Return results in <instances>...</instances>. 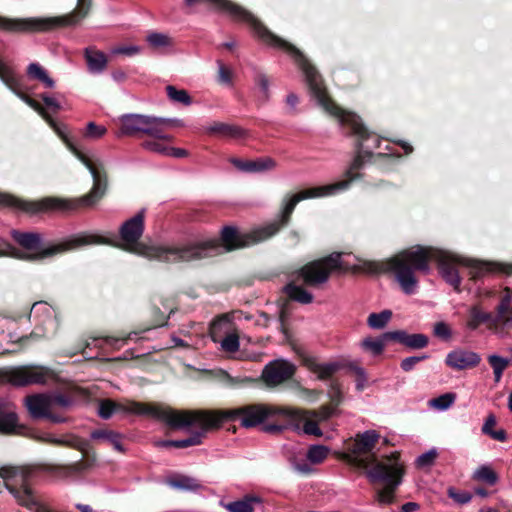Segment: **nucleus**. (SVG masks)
I'll use <instances>...</instances> for the list:
<instances>
[{
    "label": "nucleus",
    "mask_w": 512,
    "mask_h": 512,
    "mask_svg": "<svg viewBox=\"0 0 512 512\" xmlns=\"http://www.w3.org/2000/svg\"><path fill=\"white\" fill-rule=\"evenodd\" d=\"M433 259L438 262L440 274L444 280L456 290H459L461 284V278L455 267L456 263L470 266L474 277H480L493 270L491 263L466 260L448 251L423 246H415L399 252L389 260L388 264L401 290L407 295H412L418 290L419 281L415 271L428 274L429 261Z\"/></svg>",
    "instance_id": "1"
},
{
    "label": "nucleus",
    "mask_w": 512,
    "mask_h": 512,
    "mask_svg": "<svg viewBox=\"0 0 512 512\" xmlns=\"http://www.w3.org/2000/svg\"><path fill=\"white\" fill-rule=\"evenodd\" d=\"M380 439L376 430H366L357 433L354 438L345 444L343 458L350 464L366 469L370 482H382L385 486L376 490L375 500L379 505H390L395 500V492L402 483L404 474L403 464L399 460L398 453H391L382 460L377 461L374 448Z\"/></svg>",
    "instance_id": "2"
},
{
    "label": "nucleus",
    "mask_w": 512,
    "mask_h": 512,
    "mask_svg": "<svg viewBox=\"0 0 512 512\" xmlns=\"http://www.w3.org/2000/svg\"><path fill=\"white\" fill-rule=\"evenodd\" d=\"M293 51L295 62L305 74L311 97L315 99L316 103L326 112L336 117L341 126L349 129L350 132L357 137V155L346 171L348 179L345 181H349L351 184L354 180L361 177V174L356 173V170L360 169L364 163L370 159L374 151L380 148L381 139L378 135L368 132L357 115L344 111L335 105L328 97L326 88L316 69L298 49H294Z\"/></svg>",
    "instance_id": "3"
},
{
    "label": "nucleus",
    "mask_w": 512,
    "mask_h": 512,
    "mask_svg": "<svg viewBox=\"0 0 512 512\" xmlns=\"http://www.w3.org/2000/svg\"><path fill=\"white\" fill-rule=\"evenodd\" d=\"M46 122L62 139L69 151L89 170L93 178V187L89 194L77 199L44 198L39 202H26L7 194H0V203L17 207L30 213L40 211H72L79 207H89L99 201L106 190V174L103 162L80 151L70 140L65 125L57 124L49 115L44 116Z\"/></svg>",
    "instance_id": "4"
},
{
    "label": "nucleus",
    "mask_w": 512,
    "mask_h": 512,
    "mask_svg": "<svg viewBox=\"0 0 512 512\" xmlns=\"http://www.w3.org/2000/svg\"><path fill=\"white\" fill-rule=\"evenodd\" d=\"M182 415L186 416L183 422H187V424L183 426V429L191 426L210 429L219 426L227 420H239L243 427L249 428L257 426L264 420L272 417L294 419L304 416L302 412L295 410V408L263 404L228 409L221 412L182 411Z\"/></svg>",
    "instance_id": "5"
},
{
    "label": "nucleus",
    "mask_w": 512,
    "mask_h": 512,
    "mask_svg": "<svg viewBox=\"0 0 512 512\" xmlns=\"http://www.w3.org/2000/svg\"><path fill=\"white\" fill-rule=\"evenodd\" d=\"M278 232L276 224H267L257 227L250 232L239 234L235 227L226 226L221 232L220 244L218 240H209L201 243L180 247V250H190L191 257H181L180 261H191L213 257L223 252L248 247L265 241Z\"/></svg>",
    "instance_id": "6"
},
{
    "label": "nucleus",
    "mask_w": 512,
    "mask_h": 512,
    "mask_svg": "<svg viewBox=\"0 0 512 512\" xmlns=\"http://www.w3.org/2000/svg\"><path fill=\"white\" fill-rule=\"evenodd\" d=\"M145 210L141 209L136 215L126 220L120 227V245L126 251L162 262H179L181 257H191L190 250H180L179 247L146 246L139 243L144 231Z\"/></svg>",
    "instance_id": "7"
},
{
    "label": "nucleus",
    "mask_w": 512,
    "mask_h": 512,
    "mask_svg": "<svg viewBox=\"0 0 512 512\" xmlns=\"http://www.w3.org/2000/svg\"><path fill=\"white\" fill-rule=\"evenodd\" d=\"M91 6V0H78L77 9L63 16L17 19L0 17V29L8 32L41 33L60 27L73 26L89 14Z\"/></svg>",
    "instance_id": "8"
},
{
    "label": "nucleus",
    "mask_w": 512,
    "mask_h": 512,
    "mask_svg": "<svg viewBox=\"0 0 512 512\" xmlns=\"http://www.w3.org/2000/svg\"><path fill=\"white\" fill-rule=\"evenodd\" d=\"M116 412H124L135 415L150 416L156 420L165 422L172 428L183 429L187 424L182 411H175L168 408H162L157 405H148L135 401L126 403H116L112 400H102L98 407V414L102 419H109Z\"/></svg>",
    "instance_id": "9"
},
{
    "label": "nucleus",
    "mask_w": 512,
    "mask_h": 512,
    "mask_svg": "<svg viewBox=\"0 0 512 512\" xmlns=\"http://www.w3.org/2000/svg\"><path fill=\"white\" fill-rule=\"evenodd\" d=\"M205 2L214 8L227 12L233 19L246 22L254 30L255 35L265 44L286 51L294 59L292 44L276 36L268 30L254 15L243 7L230 2L229 0H185L186 5L192 6L196 3Z\"/></svg>",
    "instance_id": "10"
},
{
    "label": "nucleus",
    "mask_w": 512,
    "mask_h": 512,
    "mask_svg": "<svg viewBox=\"0 0 512 512\" xmlns=\"http://www.w3.org/2000/svg\"><path fill=\"white\" fill-rule=\"evenodd\" d=\"M36 474L37 469L34 467H5V487L19 505L34 512H54L38 500L29 487Z\"/></svg>",
    "instance_id": "11"
},
{
    "label": "nucleus",
    "mask_w": 512,
    "mask_h": 512,
    "mask_svg": "<svg viewBox=\"0 0 512 512\" xmlns=\"http://www.w3.org/2000/svg\"><path fill=\"white\" fill-rule=\"evenodd\" d=\"M73 400L60 393H39L28 395L24 406L33 419H49L53 423H62L65 418L56 414V408L67 409Z\"/></svg>",
    "instance_id": "12"
},
{
    "label": "nucleus",
    "mask_w": 512,
    "mask_h": 512,
    "mask_svg": "<svg viewBox=\"0 0 512 512\" xmlns=\"http://www.w3.org/2000/svg\"><path fill=\"white\" fill-rule=\"evenodd\" d=\"M505 294L501 297L496 307V315L485 311L481 305H472L468 310V319L466 327L469 330H476L482 324H487L489 328L511 327L506 324V319L510 316V305L512 303V295L509 289H505Z\"/></svg>",
    "instance_id": "13"
},
{
    "label": "nucleus",
    "mask_w": 512,
    "mask_h": 512,
    "mask_svg": "<svg viewBox=\"0 0 512 512\" xmlns=\"http://www.w3.org/2000/svg\"><path fill=\"white\" fill-rule=\"evenodd\" d=\"M349 187V181H338L332 184L307 188L289 197H285L282 203V212L280 220L272 222L271 224H276L279 230L281 226H284L289 222L290 216L293 213L295 206L300 201L311 198L333 196L347 190Z\"/></svg>",
    "instance_id": "14"
},
{
    "label": "nucleus",
    "mask_w": 512,
    "mask_h": 512,
    "mask_svg": "<svg viewBox=\"0 0 512 512\" xmlns=\"http://www.w3.org/2000/svg\"><path fill=\"white\" fill-rule=\"evenodd\" d=\"M341 268V254L332 253L329 256L308 263L298 271L299 277L310 286H319L328 281L332 272Z\"/></svg>",
    "instance_id": "15"
},
{
    "label": "nucleus",
    "mask_w": 512,
    "mask_h": 512,
    "mask_svg": "<svg viewBox=\"0 0 512 512\" xmlns=\"http://www.w3.org/2000/svg\"><path fill=\"white\" fill-rule=\"evenodd\" d=\"M8 381L15 386L45 385L54 379L51 369L43 366H22L6 373Z\"/></svg>",
    "instance_id": "16"
},
{
    "label": "nucleus",
    "mask_w": 512,
    "mask_h": 512,
    "mask_svg": "<svg viewBox=\"0 0 512 512\" xmlns=\"http://www.w3.org/2000/svg\"><path fill=\"white\" fill-rule=\"evenodd\" d=\"M110 243L103 236L94 234V233H79L73 235L64 241L51 245L49 247L44 248L40 257H49L55 254L63 253L69 250L77 249L87 245H96V244H107Z\"/></svg>",
    "instance_id": "17"
},
{
    "label": "nucleus",
    "mask_w": 512,
    "mask_h": 512,
    "mask_svg": "<svg viewBox=\"0 0 512 512\" xmlns=\"http://www.w3.org/2000/svg\"><path fill=\"white\" fill-rule=\"evenodd\" d=\"M296 372V366L284 359L268 363L262 371V379L268 387H276L288 381Z\"/></svg>",
    "instance_id": "18"
},
{
    "label": "nucleus",
    "mask_w": 512,
    "mask_h": 512,
    "mask_svg": "<svg viewBox=\"0 0 512 512\" xmlns=\"http://www.w3.org/2000/svg\"><path fill=\"white\" fill-rule=\"evenodd\" d=\"M0 80L13 92L15 93L22 101H24L28 106L38 112L43 118L48 114L44 111L43 107L31 99L29 96L23 94L20 91V81L14 71V69L5 63L0 58Z\"/></svg>",
    "instance_id": "19"
},
{
    "label": "nucleus",
    "mask_w": 512,
    "mask_h": 512,
    "mask_svg": "<svg viewBox=\"0 0 512 512\" xmlns=\"http://www.w3.org/2000/svg\"><path fill=\"white\" fill-rule=\"evenodd\" d=\"M481 357L478 353L461 348L450 351L445 358L447 366L454 370H465L479 365Z\"/></svg>",
    "instance_id": "20"
},
{
    "label": "nucleus",
    "mask_w": 512,
    "mask_h": 512,
    "mask_svg": "<svg viewBox=\"0 0 512 512\" xmlns=\"http://www.w3.org/2000/svg\"><path fill=\"white\" fill-rule=\"evenodd\" d=\"M152 116L141 114H125L120 117L121 128L118 136H133L138 133H146Z\"/></svg>",
    "instance_id": "21"
},
{
    "label": "nucleus",
    "mask_w": 512,
    "mask_h": 512,
    "mask_svg": "<svg viewBox=\"0 0 512 512\" xmlns=\"http://www.w3.org/2000/svg\"><path fill=\"white\" fill-rule=\"evenodd\" d=\"M384 339L386 341L399 342L410 349H422L429 343V339L426 335L421 333L408 334L404 330L385 332Z\"/></svg>",
    "instance_id": "22"
},
{
    "label": "nucleus",
    "mask_w": 512,
    "mask_h": 512,
    "mask_svg": "<svg viewBox=\"0 0 512 512\" xmlns=\"http://www.w3.org/2000/svg\"><path fill=\"white\" fill-rule=\"evenodd\" d=\"M232 164L238 170L246 173H264L277 167V162L269 156L259 157L254 160L233 159Z\"/></svg>",
    "instance_id": "23"
},
{
    "label": "nucleus",
    "mask_w": 512,
    "mask_h": 512,
    "mask_svg": "<svg viewBox=\"0 0 512 512\" xmlns=\"http://www.w3.org/2000/svg\"><path fill=\"white\" fill-rule=\"evenodd\" d=\"M303 365L308 371L315 374L317 379L322 381L328 380L340 369L338 362H321L315 357H305L303 359Z\"/></svg>",
    "instance_id": "24"
},
{
    "label": "nucleus",
    "mask_w": 512,
    "mask_h": 512,
    "mask_svg": "<svg viewBox=\"0 0 512 512\" xmlns=\"http://www.w3.org/2000/svg\"><path fill=\"white\" fill-rule=\"evenodd\" d=\"M19 428L14 405L9 401L0 400V433H16Z\"/></svg>",
    "instance_id": "25"
},
{
    "label": "nucleus",
    "mask_w": 512,
    "mask_h": 512,
    "mask_svg": "<svg viewBox=\"0 0 512 512\" xmlns=\"http://www.w3.org/2000/svg\"><path fill=\"white\" fill-rule=\"evenodd\" d=\"M84 57L87 69L91 74H101L107 67V56L94 47H87L84 50Z\"/></svg>",
    "instance_id": "26"
},
{
    "label": "nucleus",
    "mask_w": 512,
    "mask_h": 512,
    "mask_svg": "<svg viewBox=\"0 0 512 512\" xmlns=\"http://www.w3.org/2000/svg\"><path fill=\"white\" fill-rule=\"evenodd\" d=\"M228 512H254L262 506V499L256 495H245L243 498L222 504Z\"/></svg>",
    "instance_id": "27"
},
{
    "label": "nucleus",
    "mask_w": 512,
    "mask_h": 512,
    "mask_svg": "<svg viewBox=\"0 0 512 512\" xmlns=\"http://www.w3.org/2000/svg\"><path fill=\"white\" fill-rule=\"evenodd\" d=\"M30 314L41 324L56 327L55 311L48 303L44 301L34 303Z\"/></svg>",
    "instance_id": "28"
},
{
    "label": "nucleus",
    "mask_w": 512,
    "mask_h": 512,
    "mask_svg": "<svg viewBox=\"0 0 512 512\" xmlns=\"http://www.w3.org/2000/svg\"><path fill=\"white\" fill-rule=\"evenodd\" d=\"M167 484L176 490L181 491H198L201 489L202 485L199 483V481L191 476L187 475H174L167 479Z\"/></svg>",
    "instance_id": "29"
},
{
    "label": "nucleus",
    "mask_w": 512,
    "mask_h": 512,
    "mask_svg": "<svg viewBox=\"0 0 512 512\" xmlns=\"http://www.w3.org/2000/svg\"><path fill=\"white\" fill-rule=\"evenodd\" d=\"M298 411L302 412L304 414L303 417L301 418H285L286 420H288L291 424H295V429H299V423L303 422V432L307 435H313V436H317V437H320L322 436V431L321 429L318 427V424H317V420L316 421H313L312 419H314L313 417H311V414H309V412L307 410H301V409H297Z\"/></svg>",
    "instance_id": "30"
},
{
    "label": "nucleus",
    "mask_w": 512,
    "mask_h": 512,
    "mask_svg": "<svg viewBox=\"0 0 512 512\" xmlns=\"http://www.w3.org/2000/svg\"><path fill=\"white\" fill-rule=\"evenodd\" d=\"M27 77L30 80L40 82L45 88L55 87V81L49 76L46 69L37 62L30 63L26 70Z\"/></svg>",
    "instance_id": "31"
},
{
    "label": "nucleus",
    "mask_w": 512,
    "mask_h": 512,
    "mask_svg": "<svg viewBox=\"0 0 512 512\" xmlns=\"http://www.w3.org/2000/svg\"><path fill=\"white\" fill-rule=\"evenodd\" d=\"M208 134H218L229 138H241L246 132L239 126L216 122L205 128Z\"/></svg>",
    "instance_id": "32"
},
{
    "label": "nucleus",
    "mask_w": 512,
    "mask_h": 512,
    "mask_svg": "<svg viewBox=\"0 0 512 512\" xmlns=\"http://www.w3.org/2000/svg\"><path fill=\"white\" fill-rule=\"evenodd\" d=\"M168 121L167 118L151 117L145 134L151 136L153 138L152 140H166L167 142H171L173 137L164 132V126H166Z\"/></svg>",
    "instance_id": "33"
},
{
    "label": "nucleus",
    "mask_w": 512,
    "mask_h": 512,
    "mask_svg": "<svg viewBox=\"0 0 512 512\" xmlns=\"http://www.w3.org/2000/svg\"><path fill=\"white\" fill-rule=\"evenodd\" d=\"M497 424V418L493 413H490L484 420V423L481 427V432L484 435L489 436L491 439L506 442L508 439L507 433L504 429L495 430L494 427Z\"/></svg>",
    "instance_id": "34"
},
{
    "label": "nucleus",
    "mask_w": 512,
    "mask_h": 512,
    "mask_svg": "<svg viewBox=\"0 0 512 512\" xmlns=\"http://www.w3.org/2000/svg\"><path fill=\"white\" fill-rule=\"evenodd\" d=\"M11 236L20 246L27 250H35L41 244V236L37 233L11 230Z\"/></svg>",
    "instance_id": "35"
},
{
    "label": "nucleus",
    "mask_w": 512,
    "mask_h": 512,
    "mask_svg": "<svg viewBox=\"0 0 512 512\" xmlns=\"http://www.w3.org/2000/svg\"><path fill=\"white\" fill-rule=\"evenodd\" d=\"M90 437L93 440H100L110 443L113 448L119 452L124 451L123 445L121 443V435L115 431L98 429L91 432Z\"/></svg>",
    "instance_id": "36"
},
{
    "label": "nucleus",
    "mask_w": 512,
    "mask_h": 512,
    "mask_svg": "<svg viewBox=\"0 0 512 512\" xmlns=\"http://www.w3.org/2000/svg\"><path fill=\"white\" fill-rule=\"evenodd\" d=\"M472 478L475 481L493 486L498 482V475L488 464H482L473 472Z\"/></svg>",
    "instance_id": "37"
},
{
    "label": "nucleus",
    "mask_w": 512,
    "mask_h": 512,
    "mask_svg": "<svg viewBox=\"0 0 512 512\" xmlns=\"http://www.w3.org/2000/svg\"><path fill=\"white\" fill-rule=\"evenodd\" d=\"M488 362L493 370L494 381L499 383L503 376L504 371L511 363L510 359L502 357L497 354H491L488 356Z\"/></svg>",
    "instance_id": "38"
},
{
    "label": "nucleus",
    "mask_w": 512,
    "mask_h": 512,
    "mask_svg": "<svg viewBox=\"0 0 512 512\" xmlns=\"http://www.w3.org/2000/svg\"><path fill=\"white\" fill-rule=\"evenodd\" d=\"M285 292L290 299L301 304H309L313 301V295L310 292L293 283L286 285Z\"/></svg>",
    "instance_id": "39"
},
{
    "label": "nucleus",
    "mask_w": 512,
    "mask_h": 512,
    "mask_svg": "<svg viewBox=\"0 0 512 512\" xmlns=\"http://www.w3.org/2000/svg\"><path fill=\"white\" fill-rule=\"evenodd\" d=\"M107 133V128L103 125L96 124L90 121L82 130V136L85 140L96 141L104 137Z\"/></svg>",
    "instance_id": "40"
},
{
    "label": "nucleus",
    "mask_w": 512,
    "mask_h": 512,
    "mask_svg": "<svg viewBox=\"0 0 512 512\" xmlns=\"http://www.w3.org/2000/svg\"><path fill=\"white\" fill-rule=\"evenodd\" d=\"M392 312L383 310L380 313H371L368 316L367 324L372 329H383L391 320Z\"/></svg>",
    "instance_id": "41"
},
{
    "label": "nucleus",
    "mask_w": 512,
    "mask_h": 512,
    "mask_svg": "<svg viewBox=\"0 0 512 512\" xmlns=\"http://www.w3.org/2000/svg\"><path fill=\"white\" fill-rule=\"evenodd\" d=\"M166 92L169 100L174 103H179L184 106H189L192 103L191 97L184 89H177L173 85H168L166 87Z\"/></svg>",
    "instance_id": "42"
},
{
    "label": "nucleus",
    "mask_w": 512,
    "mask_h": 512,
    "mask_svg": "<svg viewBox=\"0 0 512 512\" xmlns=\"http://www.w3.org/2000/svg\"><path fill=\"white\" fill-rule=\"evenodd\" d=\"M147 43L154 49L170 47L172 39L168 34L160 32H151L146 37Z\"/></svg>",
    "instance_id": "43"
},
{
    "label": "nucleus",
    "mask_w": 512,
    "mask_h": 512,
    "mask_svg": "<svg viewBox=\"0 0 512 512\" xmlns=\"http://www.w3.org/2000/svg\"><path fill=\"white\" fill-rule=\"evenodd\" d=\"M455 400L456 394L449 392L431 399L429 406L439 411H445L454 404Z\"/></svg>",
    "instance_id": "44"
},
{
    "label": "nucleus",
    "mask_w": 512,
    "mask_h": 512,
    "mask_svg": "<svg viewBox=\"0 0 512 512\" xmlns=\"http://www.w3.org/2000/svg\"><path fill=\"white\" fill-rule=\"evenodd\" d=\"M385 342L387 341L384 339V334L377 339L368 337L362 340L361 347L372 355L377 356L383 352Z\"/></svg>",
    "instance_id": "45"
},
{
    "label": "nucleus",
    "mask_w": 512,
    "mask_h": 512,
    "mask_svg": "<svg viewBox=\"0 0 512 512\" xmlns=\"http://www.w3.org/2000/svg\"><path fill=\"white\" fill-rule=\"evenodd\" d=\"M328 452H329L328 447H326L324 445H312L309 447V449L306 453V458L312 464H319L326 459Z\"/></svg>",
    "instance_id": "46"
},
{
    "label": "nucleus",
    "mask_w": 512,
    "mask_h": 512,
    "mask_svg": "<svg viewBox=\"0 0 512 512\" xmlns=\"http://www.w3.org/2000/svg\"><path fill=\"white\" fill-rule=\"evenodd\" d=\"M166 140H147L142 143L145 150L159 155L167 156L169 146Z\"/></svg>",
    "instance_id": "47"
},
{
    "label": "nucleus",
    "mask_w": 512,
    "mask_h": 512,
    "mask_svg": "<svg viewBox=\"0 0 512 512\" xmlns=\"http://www.w3.org/2000/svg\"><path fill=\"white\" fill-rule=\"evenodd\" d=\"M254 82L261 92V98L267 101L270 97V81L267 75L263 72L257 71L254 75Z\"/></svg>",
    "instance_id": "48"
},
{
    "label": "nucleus",
    "mask_w": 512,
    "mask_h": 512,
    "mask_svg": "<svg viewBox=\"0 0 512 512\" xmlns=\"http://www.w3.org/2000/svg\"><path fill=\"white\" fill-rule=\"evenodd\" d=\"M220 347L223 351L228 353H235L239 350L240 341L239 336L235 333L227 334L220 342Z\"/></svg>",
    "instance_id": "49"
},
{
    "label": "nucleus",
    "mask_w": 512,
    "mask_h": 512,
    "mask_svg": "<svg viewBox=\"0 0 512 512\" xmlns=\"http://www.w3.org/2000/svg\"><path fill=\"white\" fill-rule=\"evenodd\" d=\"M203 431L201 432H195L190 437L182 440H174L173 447L176 448H186L190 446L199 445L202 442V437L204 435V431L206 429L201 428Z\"/></svg>",
    "instance_id": "50"
},
{
    "label": "nucleus",
    "mask_w": 512,
    "mask_h": 512,
    "mask_svg": "<svg viewBox=\"0 0 512 512\" xmlns=\"http://www.w3.org/2000/svg\"><path fill=\"white\" fill-rule=\"evenodd\" d=\"M308 412L311 414V417L322 422L333 417L336 413V408L334 406H322L318 410H311Z\"/></svg>",
    "instance_id": "51"
},
{
    "label": "nucleus",
    "mask_w": 512,
    "mask_h": 512,
    "mask_svg": "<svg viewBox=\"0 0 512 512\" xmlns=\"http://www.w3.org/2000/svg\"><path fill=\"white\" fill-rule=\"evenodd\" d=\"M437 457V450L435 448L419 455L416 459V466L418 468H427L433 465Z\"/></svg>",
    "instance_id": "52"
},
{
    "label": "nucleus",
    "mask_w": 512,
    "mask_h": 512,
    "mask_svg": "<svg viewBox=\"0 0 512 512\" xmlns=\"http://www.w3.org/2000/svg\"><path fill=\"white\" fill-rule=\"evenodd\" d=\"M433 333L436 337L442 339V340H449L452 336V331L450 326L443 322L439 321L435 323L433 328Z\"/></svg>",
    "instance_id": "53"
},
{
    "label": "nucleus",
    "mask_w": 512,
    "mask_h": 512,
    "mask_svg": "<svg viewBox=\"0 0 512 512\" xmlns=\"http://www.w3.org/2000/svg\"><path fill=\"white\" fill-rule=\"evenodd\" d=\"M447 493L450 498L459 504H467L472 499V495L469 492L456 491L453 487H449Z\"/></svg>",
    "instance_id": "54"
},
{
    "label": "nucleus",
    "mask_w": 512,
    "mask_h": 512,
    "mask_svg": "<svg viewBox=\"0 0 512 512\" xmlns=\"http://www.w3.org/2000/svg\"><path fill=\"white\" fill-rule=\"evenodd\" d=\"M428 358V355L424 354L422 356H410L406 357L401 361L400 367L403 371L409 372L413 370L415 365L419 363L422 360H425Z\"/></svg>",
    "instance_id": "55"
},
{
    "label": "nucleus",
    "mask_w": 512,
    "mask_h": 512,
    "mask_svg": "<svg viewBox=\"0 0 512 512\" xmlns=\"http://www.w3.org/2000/svg\"><path fill=\"white\" fill-rule=\"evenodd\" d=\"M141 48L137 45H126L115 47L111 50V53L114 55H126V56H134L140 53Z\"/></svg>",
    "instance_id": "56"
},
{
    "label": "nucleus",
    "mask_w": 512,
    "mask_h": 512,
    "mask_svg": "<svg viewBox=\"0 0 512 512\" xmlns=\"http://www.w3.org/2000/svg\"><path fill=\"white\" fill-rule=\"evenodd\" d=\"M218 81L224 85H231L232 83L231 71L221 63L218 66Z\"/></svg>",
    "instance_id": "57"
},
{
    "label": "nucleus",
    "mask_w": 512,
    "mask_h": 512,
    "mask_svg": "<svg viewBox=\"0 0 512 512\" xmlns=\"http://www.w3.org/2000/svg\"><path fill=\"white\" fill-rule=\"evenodd\" d=\"M355 372L357 374V379H356V389L358 391H362L365 386H366V383H367V376H366V372L363 368L361 367H357L355 369Z\"/></svg>",
    "instance_id": "58"
},
{
    "label": "nucleus",
    "mask_w": 512,
    "mask_h": 512,
    "mask_svg": "<svg viewBox=\"0 0 512 512\" xmlns=\"http://www.w3.org/2000/svg\"><path fill=\"white\" fill-rule=\"evenodd\" d=\"M5 255L16 256V257H21V258L26 257V255H19L17 253V249L12 247L10 244H8L6 242H1L0 243V256H5Z\"/></svg>",
    "instance_id": "59"
},
{
    "label": "nucleus",
    "mask_w": 512,
    "mask_h": 512,
    "mask_svg": "<svg viewBox=\"0 0 512 512\" xmlns=\"http://www.w3.org/2000/svg\"><path fill=\"white\" fill-rule=\"evenodd\" d=\"M137 333L136 332H132L130 333L127 337L125 338H115V337H107L106 338V342L113 346V347H121L122 345H124L126 343V341L128 339H132L134 336H136Z\"/></svg>",
    "instance_id": "60"
},
{
    "label": "nucleus",
    "mask_w": 512,
    "mask_h": 512,
    "mask_svg": "<svg viewBox=\"0 0 512 512\" xmlns=\"http://www.w3.org/2000/svg\"><path fill=\"white\" fill-rule=\"evenodd\" d=\"M289 461L296 471L303 473V474H308L311 472V468L306 461H303L302 463H298L295 458H291V457H289Z\"/></svg>",
    "instance_id": "61"
},
{
    "label": "nucleus",
    "mask_w": 512,
    "mask_h": 512,
    "mask_svg": "<svg viewBox=\"0 0 512 512\" xmlns=\"http://www.w3.org/2000/svg\"><path fill=\"white\" fill-rule=\"evenodd\" d=\"M41 98H42L43 102L45 103V105L48 106L49 108H52L54 111H57L60 109V103L54 97L44 94L41 96Z\"/></svg>",
    "instance_id": "62"
},
{
    "label": "nucleus",
    "mask_w": 512,
    "mask_h": 512,
    "mask_svg": "<svg viewBox=\"0 0 512 512\" xmlns=\"http://www.w3.org/2000/svg\"><path fill=\"white\" fill-rule=\"evenodd\" d=\"M187 155H188V152L185 149L169 146L168 155H167L168 157L183 158V157H186Z\"/></svg>",
    "instance_id": "63"
},
{
    "label": "nucleus",
    "mask_w": 512,
    "mask_h": 512,
    "mask_svg": "<svg viewBox=\"0 0 512 512\" xmlns=\"http://www.w3.org/2000/svg\"><path fill=\"white\" fill-rule=\"evenodd\" d=\"M358 267L366 272H375L378 269V265L372 261H360Z\"/></svg>",
    "instance_id": "64"
}]
</instances>
